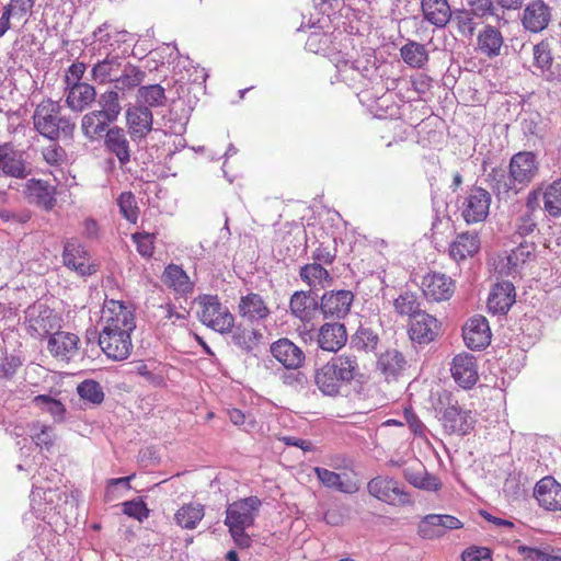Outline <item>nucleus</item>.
I'll list each match as a JSON object with an SVG mask.
<instances>
[{
	"instance_id": "obj_7",
	"label": "nucleus",
	"mask_w": 561,
	"mask_h": 561,
	"mask_svg": "<svg viewBox=\"0 0 561 561\" xmlns=\"http://www.w3.org/2000/svg\"><path fill=\"white\" fill-rule=\"evenodd\" d=\"M261 504L257 496H249L229 504L226 510L225 525L229 530L247 529L253 526Z\"/></svg>"
},
{
	"instance_id": "obj_48",
	"label": "nucleus",
	"mask_w": 561,
	"mask_h": 561,
	"mask_svg": "<svg viewBox=\"0 0 561 561\" xmlns=\"http://www.w3.org/2000/svg\"><path fill=\"white\" fill-rule=\"evenodd\" d=\"M379 342V336L370 328L360 327L352 336V345L358 350L373 351Z\"/></svg>"
},
{
	"instance_id": "obj_53",
	"label": "nucleus",
	"mask_w": 561,
	"mask_h": 561,
	"mask_svg": "<svg viewBox=\"0 0 561 561\" xmlns=\"http://www.w3.org/2000/svg\"><path fill=\"white\" fill-rule=\"evenodd\" d=\"M123 513L129 517L142 522L148 518L149 510L141 499L126 501L123 503Z\"/></svg>"
},
{
	"instance_id": "obj_31",
	"label": "nucleus",
	"mask_w": 561,
	"mask_h": 561,
	"mask_svg": "<svg viewBox=\"0 0 561 561\" xmlns=\"http://www.w3.org/2000/svg\"><path fill=\"white\" fill-rule=\"evenodd\" d=\"M241 317L251 322L264 320L268 317L270 310L259 294L250 293L242 296L239 302Z\"/></svg>"
},
{
	"instance_id": "obj_44",
	"label": "nucleus",
	"mask_w": 561,
	"mask_h": 561,
	"mask_svg": "<svg viewBox=\"0 0 561 561\" xmlns=\"http://www.w3.org/2000/svg\"><path fill=\"white\" fill-rule=\"evenodd\" d=\"M117 205L122 216L130 224H136L139 216V207L131 192H123L117 198Z\"/></svg>"
},
{
	"instance_id": "obj_19",
	"label": "nucleus",
	"mask_w": 561,
	"mask_h": 561,
	"mask_svg": "<svg viewBox=\"0 0 561 561\" xmlns=\"http://www.w3.org/2000/svg\"><path fill=\"white\" fill-rule=\"evenodd\" d=\"M53 311L44 304H35L25 310L27 331L33 336L48 334L53 329Z\"/></svg>"
},
{
	"instance_id": "obj_13",
	"label": "nucleus",
	"mask_w": 561,
	"mask_h": 561,
	"mask_svg": "<svg viewBox=\"0 0 561 561\" xmlns=\"http://www.w3.org/2000/svg\"><path fill=\"white\" fill-rule=\"evenodd\" d=\"M409 337L420 345L430 344L439 333V323L436 318L427 312H416L409 322Z\"/></svg>"
},
{
	"instance_id": "obj_24",
	"label": "nucleus",
	"mask_w": 561,
	"mask_h": 561,
	"mask_svg": "<svg viewBox=\"0 0 561 561\" xmlns=\"http://www.w3.org/2000/svg\"><path fill=\"white\" fill-rule=\"evenodd\" d=\"M481 248L478 233L465 231L456 236L449 245V255L457 262L473 257Z\"/></svg>"
},
{
	"instance_id": "obj_42",
	"label": "nucleus",
	"mask_w": 561,
	"mask_h": 561,
	"mask_svg": "<svg viewBox=\"0 0 561 561\" xmlns=\"http://www.w3.org/2000/svg\"><path fill=\"white\" fill-rule=\"evenodd\" d=\"M95 89L88 83L72 84V108L83 110L94 102Z\"/></svg>"
},
{
	"instance_id": "obj_4",
	"label": "nucleus",
	"mask_w": 561,
	"mask_h": 561,
	"mask_svg": "<svg viewBox=\"0 0 561 561\" xmlns=\"http://www.w3.org/2000/svg\"><path fill=\"white\" fill-rule=\"evenodd\" d=\"M201 307L199 321L219 333L230 332L234 325V317L217 296L199 295L196 299Z\"/></svg>"
},
{
	"instance_id": "obj_25",
	"label": "nucleus",
	"mask_w": 561,
	"mask_h": 561,
	"mask_svg": "<svg viewBox=\"0 0 561 561\" xmlns=\"http://www.w3.org/2000/svg\"><path fill=\"white\" fill-rule=\"evenodd\" d=\"M347 341L346 329L342 323H324L318 334V345L323 351L336 353Z\"/></svg>"
},
{
	"instance_id": "obj_64",
	"label": "nucleus",
	"mask_w": 561,
	"mask_h": 561,
	"mask_svg": "<svg viewBox=\"0 0 561 561\" xmlns=\"http://www.w3.org/2000/svg\"><path fill=\"white\" fill-rule=\"evenodd\" d=\"M164 280H190L188 275L176 264H169L163 272Z\"/></svg>"
},
{
	"instance_id": "obj_21",
	"label": "nucleus",
	"mask_w": 561,
	"mask_h": 561,
	"mask_svg": "<svg viewBox=\"0 0 561 561\" xmlns=\"http://www.w3.org/2000/svg\"><path fill=\"white\" fill-rule=\"evenodd\" d=\"M126 122L130 137L142 139L152 130L153 115L147 106H133L126 112Z\"/></svg>"
},
{
	"instance_id": "obj_28",
	"label": "nucleus",
	"mask_w": 561,
	"mask_h": 561,
	"mask_svg": "<svg viewBox=\"0 0 561 561\" xmlns=\"http://www.w3.org/2000/svg\"><path fill=\"white\" fill-rule=\"evenodd\" d=\"M105 148L116 156L121 165L130 161V147L125 130L118 126L110 128L105 134Z\"/></svg>"
},
{
	"instance_id": "obj_34",
	"label": "nucleus",
	"mask_w": 561,
	"mask_h": 561,
	"mask_svg": "<svg viewBox=\"0 0 561 561\" xmlns=\"http://www.w3.org/2000/svg\"><path fill=\"white\" fill-rule=\"evenodd\" d=\"M402 60L411 68H423L428 62V53L425 46L415 41H409L400 48Z\"/></svg>"
},
{
	"instance_id": "obj_16",
	"label": "nucleus",
	"mask_w": 561,
	"mask_h": 561,
	"mask_svg": "<svg viewBox=\"0 0 561 561\" xmlns=\"http://www.w3.org/2000/svg\"><path fill=\"white\" fill-rule=\"evenodd\" d=\"M28 174L23 152L16 150L11 142L0 145V175L25 179Z\"/></svg>"
},
{
	"instance_id": "obj_59",
	"label": "nucleus",
	"mask_w": 561,
	"mask_h": 561,
	"mask_svg": "<svg viewBox=\"0 0 561 561\" xmlns=\"http://www.w3.org/2000/svg\"><path fill=\"white\" fill-rule=\"evenodd\" d=\"M228 416L231 423L236 426L243 427L245 431H251L255 427L256 422L251 413H244L239 409L228 410Z\"/></svg>"
},
{
	"instance_id": "obj_43",
	"label": "nucleus",
	"mask_w": 561,
	"mask_h": 561,
	"mask_svg": "<svg viewBox=\"0 0 561 561\" xmlns=\"http://www.w3.org/2000/svg\"><path fill=\"white\" fill-rule=\"evenodd\" d=\"M101 113L110 123L116 121L121 113L118 93L115 91H107L100 98Z\"/></svg>"
},
{
	"instance_id": "obj_6",
	"label": "nucleus",
	"mask_w": 561,
	"mask_h": 561,
	"mask_svg": "<svg viewBox=\"0 0 561 561\" xmlns=\"http://www.w3.org/2000/svg\"><path fill=\"white\" fill-rule=\"evenodd\" d=\"M539 163L535 153L520 151L515 153L510 161V184L506 190H522L537 175Z\"/></svg>"
},
{
	"instance_id": "obj_55",
	"label": "nucleus",
	"mask_w": 561,
	"mask_h": 561,
	"mask_svg": "<svg viewBox=\"0 0 561 561\" xmlns=\"http://www.w3.org/2000/svg\"><path fill=\"white\" fill-rule=\"evenodd\" d=\"M534 60L535 65L542 71L549 70L552 66V55L547 42H540L534 47Z\"/></svg>"
},
{
	"instance_id": "obj_10",
	"label": "nucleus",
	"mask_w": 561,
	"mask_h": 561,
	"mask_svg": "<svg viewBox=\"0 0 561 561\" xmlns=\"http://www.w3.org/2000/svg\"><path fill=\"white\" fill-rule=\"evenodd\" d=\"M367 491L371 496L389 505H407L412 502L410 494L390 477L379 476L371 479L367 483Z\"/></svg>"
},
{
	"instance_id": "obj_12",
	"label": "nucleus",
	"mask_w": 561,
	"mask_h": 561,
	"mask_svg": "<svg viewBox=\"0 0 561 561\" xmlns=\"http://www.w3.org/2000/svg\"><path fill=\"white\" fill-rule=\"evenodd\" d=\"M462 337L468 348L484 350L490 345L492 339L488 319L482 314L470 317L462 327Z\"/></svg>"
},
{
	"instance_id": "obj_26",
	"label": "nucleus",
	"mask_w": 561,
	"mask_h": 561,
	"mask_svg": "<svg viewBox=\"0 0 561 561\" xmlns=\"http://www.w3.org/2000/svg\"><path fill=\"white\" fill-rule=\"evenodd\" d=\"M421 9L424 20L436 27H445L453 16L448 0H422Z\"/></svg>"
},
{
	"instance_id": "obj_62",
	"label": "nucleus",
	"mask_w": 561,
	"mask_h": 561,
	"mask_svg": "<svg viewBox=\"0 0 561 561\" xmlns=\"http://www.w3.org/2000/svg\"><path fill=\"white\" fill-rule=\"evenodd\" d=\"M43 158L50 165H59L66 161L67 154L61 147L51 144L43 149Z\"/></svg>"
},
{
	"instance_id": "obj_58",
	"label": "nucleus",
	"mask_w": 561,
	"mask_h": 561,
	"mask_svg": "<svg viewBox=\"0 0 561 561\" xmlns=\"http://www.w3.org/2000/svg\"><path fill=\"white\" fill-rule=\"evenodd\" d=\"M462 561H493L492 550L486 547L470 546L461 553Z\"/></svg>"
},
{
	"instance_id": "obj_50",
	"label": "nucleus",
	"mask_w": 561,
	"mask_h": 561,
	"mask_svg": "<svg viewBox=\"0 0 561 561\" xmlns=\"http://www.w3.org/2000/svg\"><path fill=\"white\" fill-rule=\"evenodd\" d=\"M313 305L314 299L305 291H296L289 302L291 312L300 319L307 317L308 311Z\"/></svg>"
},
{
	"instance_id": "obj_63",
	"label": "nucleus",
	"mask_w": 561,
	"mask_h": 561,
	"mask_svg": "<svg viewBox=\"0 0 561 561\" xmlns=\"http://www.w3.org/2000/svg\"><path fill=\"white\" fill-rule=\"evenodd\" d=\"M336 257V250L333 249H329L327 247H318L313 253H312V260L316 262V263H320V264H324V265H330L334 262Z\"/></svg>"
},
{
	"instance_id": "obj_61",
	"label": "nucleus",
	"mask_w": 561,
	"mask_h": 561,
	"mask_svg": "<svg viewBox=\"0 0 561 561\" xmlns=\"http://www.w3.org/2000/svg\"><path fill=\"white\" fill-rule=\"evenodd\" d=\"M454 21L456 22L458 30L461 33H473L476 24L473 21L472 12L467 10H457L454 14Z\"/></svg>"
},
{
	"instance_id": "obj_51",
	"label": "nucleus",
	"mask_w": 561,
	"mask_h": 561,
	"mask_svg": "<svg viewBox=\"0 0 561 561\" xmlns=\"http://www.w3.org/2000/svg\"><path fill=\"white\" fill-rule=\"evenodd\" d=\"M503 493L507 501L515 502L525 497L526 490L518 474H510L503 485Z\"/></svg>"
},
{
	"instance_id": "obj_2",
	"label": "nucleus",
	"mask_w": 561,
	"mask_h": 561,
	"mask_svg": "<svg viewBox=\"0 0 561 561\" xmlns=\"http://www.w3.org/2000/svg\"><path fill=\"white\" fill-rule=\"evenodd\" d=\"M536 261V244L522 242L511 252H502L488 259V268L496 279L523 278L534 267Z\"/></svg>"
},
{
	"instance_id": "obj_11",
	"label": "nucleus",
	"mask_w": 561,
	"mask_h": 561,
	"mask_svg": "<svg viewBox=\"0 0 561 561\" xmlns=\"http://www.w3.org/2000/svg\"><path fill=\"white\" fill-rule=\"evenodd\" d=\"M131 334L101 329L99 333V345L107 358L122 362L127 359L133 351Z\"/></svg>"
},
{
	"instance_id": "obj_47",
	"label": "nucleus",
	"mask_w": 561,
	"mask_h": 561,
	"mask_svg": "<svg viewBox=\"0 0 561 561\" xmlns=\"http://www.w3.org/2000/svg\"><path fill=\"white\" fill-rule=\"evenodd\" d=\"M518 551L526 561H561V556L553 554V549L549 546L543 548L520 546Z\"/></svg>"
},
{
	"instance_id": "obj_37",
	"label": "nucleus",
	"mask_w": 561,
	"mask_h": 561,
	"mask_svg": "<svg viewBox=\"0 0 561 561\" xmlns=\"http://www.w3.org/2000/svg\"><path fill=\"white\" fill-rule=\"evenodd\" d=\"M538 201V192L533 191L528 194L526 206L528 210L520 215L515 224L516 232L522 236H529L537 227V222L534 217V210Z\"/></svg>"
},
{
	"instance_id": "obj_23",
	"label": "nucleus",
	"mask_w": 561,
	"mask_h": 561,
	"mask_svg": "<svg viewBox=\"0 0 561 561\" xmlns=\"http://www.w3.org/2000/svg\"><path fill=\"white\" fill-rule=\"evenodd\" d=\"M353 298L351 290H332L322 296L321 310L327 318H343L348 313Z\"/></svg>"
},
{
	"instance_id": "obj_35",
	"label": "nucleus",
	"mask_w": 561,
	"mask_h": 561,
	"mask_svg": "<svg viewBox=\"0 0 561 561\" xmlns=\"http://www.w3.org/2000/svg\"><path fill=\"white\" fill-rule=\"evenodd\" d=\"M405 358L398 350H388L377 362L378 369L387 377L398 376L405 367Z\"/></svg>"
},
{
	"instance_id": "obj_30",
	"label": "nucleus",
	"mask_w": 561,
	"mask_h": 561,
	"mask_svg": "<svg viewBox=\"0 0 561 561\" xmlns=\"http://www.w3.org/2000/svg\"><path fill=\"white\" fill-rule=\"evenodd\" d=\"M313 471L319 481L328 489H333L346 494H354L359 490L356 481L346 479L343 480L341 474L325 468L316 467Z\"/></svg>"
},
{
	"instance_id": "obj_27",
	"label": "nucleus",
	"mask_w": 561,
	"mask_h": 561,
	"mask_svg": "<svg viewBox=\"0 0 561 561\" xmlns=\"http://www.w3.org/2000/svg\"><path fill=\"white\" fill-rule=\"evenodd\" d=\"M503 45L504 37L495 26H484L477 36V49L490 59L501 55Z\"/></svg>"
},
{
	"instance_id": "obj_45",
	"label": "nucleus",
	"mask_w": 561,
	"mask_h": 561,
	"mask_svg": "<svg viewBox=\"0 0 561 561\" xmlns=\"http://www.w3.org/2000/svg\"><path fill=\"white\" fill-rule=\"evenodd\" d=\"M393 306L399 314L409 316L410 320H413L416 312H423L416 296L410 291H405L394 299Z\"/></svg>"
},
{
	"instance_id": "obj_8",
	"label": "nucleus",
	"mask_w": 561,
	"mask_h": 561,
	"mask_svg": "<svg viewBox=\"0 0 561 561\" xmlns=\"http://www.w3.org/2000/svg\"><path fill=\"white\" fill-rule=\"evenodd\" d=\"M36 130L49 139H56L66 131L67 122L59 117V106L53 101L39 103L33 115Z\"/></svg>"
},
{
	"instance_id": "obj_18",
	"label": "nucleus",
	"mask_w": 561,
	"mask_h": 561,
	"mask_svg": "<svg viewBox=\"0 0 561 561\" xmlns=\"http://www.w3.org/2000/svg\"><path fill=\"white\" fill-rule=\"evenodd\" d=\"M273 357L286 369L297 370L305 363L304 351L288 339H279L271 345Z\"/></svg>"
},
{
	"instance_id": "obj_1",
	"label": "nucleus",
	"mask_w": 561,
	"mask_h": 561,
	"mask_svg": "<svg viewBox=\"0 0 561 561\" xmlns=\"http://www.w3.org/2000/svg\"><path fill=\"white\" fill-rule=\"evenodd\" d=\"M363 377L357 356L351 353L334 355L314 370L313 379L323 396L337 397L343 387Z\"/></svg>"
},
{
	"instance_id": "obj_57",
	"label": "nucleus",
	"mask_w": 561,
	"mask_h": 561,
	"mask_svg": "<svg viewBox=\"0 0 561 561\" xmlns=\"http://www.w3.org/2000/svg\"><path fill=\"white\" fill-rule=\"evenodd\" d=\"M302 280H328L329 272L320 263L307 264L300 270Z\"/></svg>"
},
{
	"instance_id": "obj_14",
	"label": "nucleus",
	"mask_w": 561,
	"mask_h": 561,
	"mask_svg": "<svg viewBox=\"0 0 561 561\" xmlns=\"http://www.w3.org/2000/svg\"><path fill=\"white\" fill-rule=\"evenodd\" d=\"M463 524L455 516L447 514H428L419 524V535L424 539H435L445 535L446 530L459 529Z\"/></svg>"
},
{
	"instance_id": "obj_22",
	"label": "nucleus",
	"mask_w": 561,
	"mask_h": 561,
	"mask_svg": "<svg viewBox=\"0 0 561 561\" xmlns=\"http://www.w3.org/2000/svg\"><path fill=\"white\" fill-rule=\"evenodd\" d=\"M516 299L514 283H495L488 298V310L493 314L508 312Z\"/></svg>"
},
{
	"instance_id": "obj_39",
	"label": "nucleus",
	"mask_w": 561,
	"mask_h": 561,
	"mask_svg": "<svg viewBox=\"0 0 561 561\" xmlns=\"http://www.w3.org/2000/svg\"><path fill=\"white\" fill-rule=\"evenodd\" d=\"M232 342L242 351L250 353L259 344L262 339V333L252 328L237 327L232 332Z\"/></svg>"
},
{
	"instance_id": "obj_20",
	"label": "nucleus",
	"mask_w": 561,
	"mask_h": 561,
	"mask_svg": "<svg viewBox=\"0 0 561 561\" xmlns=\"http://www.w3.org/2000/svg\"><path fill=\"white\" fill-rule=\"evenodd\" d=\"M551 20V9L543 0L531 1L524 10L523 25L533 33L543 31Z\"/></svg>"
},
{
	"instance_id": "obj_9",
	"label": "nucleus",
	"mask_w": 561,
	"mask_h": 561,
	"mask_svg": "<svg viewBox=\"0 0 561 561\" xmlns=\"http://www.w3.org/2000/svg\"><path fill=\"white\" fill-rule=\"evenodd\" d=\"M491 194L478 186L471 187L460 206L461 217L467 225L484 222L489 216Z\"/></svg>"
},
{
	"instance_id": "obj_60",
	"label": "nucleus",
	"mask_w": 561,
	"mask_h": 561,
	"mask_svg": "<svg viewBox=\"0 0 561 561\" xmlns=\"http://www.w3.org/2000/svg\"><path fill=\"white\" fill-rule=\"evenodd\" d=\"M33 7L34 0H11L4 9L13 18L23 19L32 12Z\"/></svg>"
},
{
	"instance_id": "obj_56",
	"label": "nucleus",
	"mask_w": 561,
	"mask_h": 561,
	"mask_svg": "<svg viewBox=\"0 0 561 561\" xmlns=\"http://www.w3.org/2000/svg\"><path fill=\"white\" fill-rule=\"evenodd\" d=\"M33 403L37 408L49 412L54 417H61L65 413V408L61 402L48 396H37L34 398Z\"/></svg>"
},
{
	"instance_id": "obj_3",
	"label": "nucleus",
	"mask_w": 561,
	"mask_h": 561,
	"mask_svg": "<svg viewBox=\"0 0 561 561\" xmlns=\"http://www.w3.org/2000/svg\"><path fill=\"white\" fill-rule=\"evenodd\" d=\"M436 411L439 413V421L449 435H467L474 427V416L470 410L461 408L454 401L450 393L444 392L439 396Z\"/></svg>"
},
{
	"instance_id": "obj_40",
	"label": "nucleus",
	"mask_w": 561,
	"mask_h": 561,
	"mask_svg": "<svg viewBox=\"0 0 561 561\" xmlns=\"http://www.w3.org/2000/svg\"><path fill=\"white\" fill-rule=\"evenodd\" d=\"M455 283H422V291L428 301L448 300L455 293Z\"/></svg>"
},
{
	"instance_id": "obj_54",
	"label": "nucleus",
	"mask_w": 561,
	"mask_h": 561,
	"mask_svg": "<svg viewBox=\"0 0 561 561\" xmlns=\"http://www.w3.org/2000/svg\"><path fill=\"white\" fill-rule=\"evenodd\" d=\"M31 433L36 446L48 449L53 445L54 434L50 426L36 423L33 425Z\"/></svg>"
},
{
	"instance_id": "obj_32",
	"label": "nucleus",
	"mask_w": 561,
	"mask_h": 561,
	"mask_svg": "<svg viewBox=\"0 0 561 561\" xmlns=\"http://www.w3.org/2000/svg\"><path fill=\"white\" fill-rule=\"evenodd\" d=\"M403 477L410 484L421 490L437 491L442 486L439 479L427 472L422 465L417 468L412 466L404 468Z\"/></svg>"
},
{
	"instance_id": "obj_38",
	"label": "nucleus",
	"mask_w": 561,
	"mask_h": 561,
	"mask_svg": "<svg viewBox=\"0 0 561 561\" xmlns=\"http://www.w3.org/2000/svg\"><path fill=\"white\" fill-rule=\"evenodd\" d=\"M110 122L98 111L90 112L82 117L81 129L87 138H100Z\"/></svg>"
},
{
	"instance_id": "obj_49",
	"label": "nucleus",
	"mask_w": 561,
	"mask_h": 561,
	"mask_svg": "<svg viewBox=\"0 0 561 561\" xmlns=\"http://www.w3.org/2000/svg\"><path fill=\"white\" fill-rule=\"evenodd\" d=\"M70 345V336L67 332H56L54 333L48 341V350L49 352L61 359H66L68 362V352Z\"/></svg>"
},
{
	"instance_id": "obj_36",
	"label": "nucleus",
	"mask_w": 561,
	"mask_h": 561,
	"mask_svg": "<svg viewBox=\"0 0 561 561\" xmlns=\"http://www.w3.org/2000/svg\"><path fill=\"white\" fill-rule=\"evenodd\" d=\"M204 515V505L199 503H188L176 511L174 518L182 528L194 529L203 519Z\"/></svg>"
},
{
	"instance_id": "obj_33",
	"label": "nucleus",
	"mask_w": 561,
	"mask_h": 561,
	"mask_svg": "<svg viewBox=\"0 0 561 561\" xmlns=\"http://www.w3.org/2000/svg\"><path fill=\"white\" fill-rule=\"evenodd\" d=\"M535 191L542 197L545 211L551 217H561V178Z\"/></svg>"
},
{
	"instance_id": "obj_52",
	"label": "nucleus",
	"mask_w": 561,
	"mask_h": 561,
	"mask_svg": "<svg viewBox=\"0 0 561 561\" xmlns=\"http://www.w3.org/2000/svg\"><path fill=\"white\" fill-rule=\"evenodd\" d=\"M138 253L144 257L152 256L154 252L156 234L149 232H136L131 236Z\"/></svg>"
},
{
	"instance_id": "obj_17",
	"label": "nucleus",
	"mask_w": 561,
	"mask_h": 561,
	"mask_svg": "<svg viewBox=\"0 0 561 561\" xmlns=\"http://www.w3.org/2000/svg\"><path fill=\"white\" fill-rule=\"evenodd\" d=\"M534 496L539 506L546 511H561V483L553 477L547 476L540 479L534 488Z\"/></svg>"
},
{
	"instance_id": "obj_5",
	"label": "nucleus",
	"mask_w": 561,
	"mask_h": 561,
	"mask_svg": "<svg viewBox=\"0 0 561 561\" xmlns=\"http://www.w3.org/2000/svg\"><path fill=\"white\" fill-rule=\"evenodd\" d=\"M102 329L133 333L136 329L133 304L117 299H105L101 314Z\"/></svg>"
},
{
	"instance_id": "obj_29",
	"label": "nucleus",
	"mask_w": 561,
	"mask_h": 561,
	"mask_svg": "<svg viewBox=\"0 0 561 561\" xmlns=\"http://www.w3.org/2000/svg\"><path fill=\"white\" fill-rule=\"evenodd\" d=\"M27 198L38 206L49 210L55 206L56 198L54 188L45 181L31 179L24 190Z\"/></svg>"
},
{
	"instance_id": "obj_46",
	"label": "nucleus",
	"mask_w": 561,
	"mask_h": 561,
	"mask_svg": "<svg viewBox=\"0 0 561 561\" xmlns=\"http://www.w3.org/2000/svg\"><path fill=\"white\" fill-rule=\"evenodd\" d=\"M138 98L148 106H161L165 103L164 89L160 84L141 87L138 90Z\"/></svg>"
},
{
	"instance_id": "obj_15",
	"label": "nucleus",
	"mask_w": 561,
	"mask_h": 561,
	"mask_svg": "<svg viewBox=\"0 0 561 561\" xmlns=\"http://www.w3.org/2000/svg\"><path fill=\"white\" fill-rule=\"evenodd\" d=\"M450 371L456 383L463 389H471L479 379L477 359L469 353L456 355Z\"/></svg>"
},
{
	"instance_id": "obj_41",
	"label": "nucleus",
	"mask_w": 561,
	"mask_h": 561,
	"mask_svg": "<svg viewBox=\"0 0 561 561\" xmlns=\"http://www.w3.org/2000/svg\"><path fill=\"white\" fill-rule=\"evenodd\" d=\"M77 392L83 401L99 405L104 400V391L101 385L93 379H87L77 386Z\"/></svg>"
}]
</instances>
